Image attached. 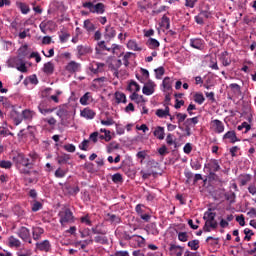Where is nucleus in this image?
Returning <instances> with one entry per match:
<instances>
[{
	"label": "nucleus",
	"instance_id": "obj_1",
	"mask_svg": "<svg viewBox=\"0 0 256 256\" xmlns=\"http://www.w3.org/2000/svg\"><path fill=\"white\" fill-rule=\"evenodd\" d=\"M37 159H39V155L35 152H31L28 156L20 153L13 157L15 166L23 175H31V169H33Z\"/></svg>",
	"mask_w": 256,
	"mask_h": 256
},
{
	"label": "nucleus",
	"instance_id": "obj_2",
	"mask_svg": "<svg viewBox=\"0 0 256 256\" xmlns=\"http://www.w3.org/2000/svg\"><path fill=\"white\" fill-rule=\"evenodd\" d=\"M82 6L84 9H89L90 13H97L98 15L105 13V4L103 3L93 4V2H84Z\"/></svg>",
	"mask_w": 256,
	"mask_h": 256
},
{
	"label": "nucleus",
	"instance_id": "obj_3",
	"mask_svg": "<svg viewBox=\"0 0 256 256\" xmlns=\"http://www.w3.org/2000/svg\"><path fill=\"white\" fill-rule=\"evenodd\" d=\"M213 210L211 208L208 209L204 213L203 219L206 221L205 223L211 227V229H217L218 223L217 220H215V217H217V213L212 212Z\"/></svg>",
	"mask_w": 256,
	"mask_h": 256
},
{
	"label": "nucleus",
	"instance_id": "obj_4",
	"mask_svg": "<svg viewBox=\"0 0 256 256\" xmlns=\"http://www.w3.org/2000/svg\"><path fill=\"white\" fill-rule=\"evenodd\" d=\"M60 223L61 225H65V223H72L73 221V212L69 208H65L64 210L59 212Z\"/></svg>",
	"mask_w": 256,
	"mask_h": 256
},
{
	"label": "nucleus",
	"instance_id": "obj_5",
	"mask_svg": "<svg viewBox=\"0 0 256 256\" xmlns=\"http://www.w3.org/2000/svg\"><path fill=\"white\" fill-rule=\"evenodd\" d=\"M38 110L42 115H49L55 111V108H50L49 102L47 100H43L39 103Z\"/></svg>",
	"mask_w": 256,
	"mask_h": 256
},
{
	"label": "nucleus",
	"instance_id": "obj_6",
	"mask_svg": "<svg viewBox=\"0 0 256 256\" xmlns=\"http://www.w3.org/2000/svg\"><path fill=\"white\" fill-rule=\"evenodd\" d=\"M211 129L214 131V133H223L225 131V124L221 122V120H212L210 122Z\"/></svg>",
	"mask_w": 256,
	"mask_h": 256
},
{
	"label": "nucleus",
	"instance_id": "obj_7",
	"mask_svg": "<svg viewBox=\"0 0 256 256\" xmlns=\"http://www.w3.org/2000/svg\"><path fill=\"white\" fill-rule=\"evenodd\" d=\"M190 46H192L193 49L203 51V49H205V40L201 38H192L190 39Z\"/></svg>",
	"mask_w": 256,
	"mask_h": 256
},
{
	"label": "nucleus",
	"instance_id": "obj_8",
	"mask_svg": "<svg viewBox=\"0 0 256 256\" xmlns=\"http://www.w3.org/2000/svg\"><path fill=\"white\" fill-rule=\"evenodd\" d=\"M36 249L38 251H43L44 253H49L51 251V242H49V240L37 242Z\"/></svg>",
	"mask_w": 256,
	"mask_h": 256
},
{
	"label": "nucleus",
	"instance_id": "obj_9",
	"mask_svg": "<svg viewBox=\"0 0 256 256\" xmlns=\"http://www.w3.org/2000/svg\"><path fill=\"white\" fill-rule=\"evenodd\" d=\"M19 238L23 241H26L27 243H31V234L29 232V229L26 227H21L18 231Z\"/></svg>",
	"mask_w": 256,
	"mask_h": 256
},
{
	"label": "nucleus",
	"instance_id": "obj_10",
	"mask_svg": "<svg viewBox=\"0 0 256 256\" xmlns=\"http://www.w3.org/2000/svg\"><path fill=\"white\" fill-rule=\"evenodd\" d=\"M205 168L208 169V172H215L221 171V166L219 165V161L213 159L210 160L206 165Z\"/></svg>",
	"mask_w": 256,
	"mask_h": 256
},
{
	"label": "nucleus",
	"instance_id": "obj_11",
	"mask_svg": "<svg viewBox=\"0 0 256 256\" xmlns=\"http://www.w3.org/2000/svg\"><path fill=\"white\" fill-rule=\"evenodd\" d=\"M142 93L144 95H153L155 93V82L149 81L142 88Z\"/></svg>",
	"mask_w": 256,
	"mask_h": 256
},
{
	"label": "nucleus",
	"instance_id": "obj_12",
	"mask_svg": "<svg viewBox=\"0 0 256 256\" xmlns=\"http://www.w3.org/2000/svg\"><path fill=\"white\" fill-rule=\"evenodd\" d=\"M10 117L12 121H14V125H21V123L23 122V114L21 115L16 110H12L10 112Z\"/></svg>",
	"mask_w": 256,
	"mask_h": 256
},
{
	"label": "nucleus",
	"instance_id": "obj_13",
	"mask_svg": "<svg viewBox=\"0 0 256 256\" xmlns=\"http://www.w3.org/2000/svg\"><path fill=\"white\" fill-rule=\"evenodd\" d=\"M79 69H81V64L75 61H70L66 66V71H68V73H77Z\"/></svg>",
	"mask_w": 256,
	"mask_h": 256
},
{
	"label": "nucleus",
	"instance_id": "obj_14",
	"mask_svg": "<svg viewBox=\"0 0 256 256\" xmlns=\"http://www.w3.org/2000/svg\"><path fill=\"white\" fill-rule=\"evenodd\" d=\"M105 64L99 62H93L90 67V71L94 74L103 73Z\"/></svg>",
	"mask_w": 256,
	"mask_h": 256
},
{
	"label": "nucleus",
	"instance_id": "obj_15",
	"mask_svg": "<svg viewBox=\"0 0 256 256\" xmlns=\"http://www.w3.org/2000/svg\"><path fill=\"white\" fill-rule=\"evenodd\" d=\"M229 139L230 143H237V141H240L239 138H237V134L235 131H228L223 136V141H227Z\"/></svg>",
	"mask_w": 256,
	"mask_h": 256
},
{
	"label": "nucleus",
	"instance_id": "obj_16",
	"mask_svg": "<svg viewBox=\"0 0 256 256\" xmlns=\"http://www.w3.org/2000/svg\"><path fill=\"white\" fill-rule=\"evenodd\" d=\"M153 135L154 137H156V139L163 141V139H165V128L161 126L156 127L153 132Z\"/></svg>",
	"mask_w": 256,
	"mask_h": 256
},
{
	"label": "nucleus",
	"instance_id": "obj_17",
	"mask_svg": "<svg viewBox=\"0 0 256 256\" xmlns=\"http://www.w3.org/2000/svg\"><path fill=\"white\" fill-rule=\"evenodd\" d=\"M81 117H84V119H94L95 118V111H93L91 108H84L80 112Z\"/></svg>",
	"mask_w": 256,
	"mask_h": 256
},
{
	"label": "nucleus",
	"instance_id": "obj_18",
	"mask_svg": "<svg viewBox=\"0 0 256 256\" xmlns=\"http://www.w3.org/2000/svg\"><path fill=\"white\" fill-rule=\"evenodd\" d=\"M121 65H123V62H122L120 59L115 60V61H114V64H110V65H109V69H111V71L114 72V76H115V77H119V71H118V69H119V67H121Z\"/></svg>",
	"mask_w": 256,
	"mask_h": 256
},
{
	"label": "nucleus",
	"instance_id": "obj_19",
	"mask_svg": "<svg viewBox=\"0 0 256 256\" xmlns=\"http://www.w3.org/2000/svg\"><path fill=\"white\" fill-rule=\"evenodd\" d=\"M251 179H252L251 174H241L238 177V182L240 183V185L242 187H245V185H247V183H250Z\"/></svg>",
	"mask_w": 256,
	"mask_h": 256
},
{
	"label": "nucleus",
	"instance_id": "obj_20",
	"mask_svg": "<svg viewBox=\"0 0 256 256\" xmlns=\"http://www.w3.org/2000/svg\"><path fill=\"white\" fill-rule=\"evenodd\" d=\"M169 251L171 255H176V256L183 255V247L177 246L175 244L170 245Z\"/></svg>",
	"mask_w": 256,
	"mask_h": 256
},
{
	"label": "nucleus",
	"instance_id": "obj_21",
	"mask_svg": "<svg viewBox=\"0 0 256 256\" xmlns=\"http://www.w3.org/2000/svg\"><path fill=\"white\" fill-rule=\"evenodd\" d=\"M55 71V64L53 62H47L43 66V72L46 73V75H53Z\"/></svg>",
	"mask_w": 256,
	"mask_h": 256
},
{
	"label": "nucleus",
	"instance_id": "obj_22",
	"mask_svg": "<svg viewBox=\"0 0 256 256\" xmlns=\"http://www.w3.org/2000/svg\"><path fill=\"white\" fill-rule=\"evenodd\" d=\"M117 33L115 32V28L111 27L110 25L106 26L104 37L105 39H113Z\"/></svg>",
	"mask_w": 256,
	"mask_h": 256
},
{
	"label": "nucleus",
	"instance_id": "obj_23",
	"mask_svg": "<svg viewBox=\"0 0 256 256\" xmlns=\"http://www.w3.org/2000/svg\"><path fill=\"white\" fill-rule=\"evenodd\" d=\"M43 233H45V230L43 228H41V227L33 228L32 235H33L34 241H39V239H41V235H43Z\"/></svg>",
	"mask_w": 256,
	"mask_h": 256
},
{
	"label": "nucleus",
	"instance_id": "obj_24",
	"mask_svg": "<svg viewBox=\"0 0 256 256\" xmlns=\"http://www.w3.org/2000/svg\"><path fill=\"white\" fill-rule=\"evenodd\" d=\"M131 101H135L138 105L141 103H145V97L143 95L137 94V92H134L132 95H130Z\"/></svg>",
	"mask_w": 256,
	"mask_h": 256
},
{
	"label": "nucleus",
	"instance_id": "obj_25",
	"mask_svg": "<svg viewBox=\"0 0 256 256\" xmlns=\"http://www.w3.org/2000/svg\"><path fill=\"white\" fill-rule=\"evenodd\" d=\"M128 49L132 51H143V48L139 47V44L135 40H129L127 43Z\"/></svg>",
	"mask_w": 256,
	"mask_h": 256
},
{
	"label": "nucleus",
	"instance_id": "obj_26",
	"mask_svg": "<svg viewBox=\"0 0 256 256\" xmlns=\"http://www.w3.org/2000/svg\"><path fill=\"white\" fill-rule=\"evenodd\" d=\"M78 55L83 56L91 53V48L88 46L79 45L77 47Z\"/></svg>",
	"mask_w": 256,
	"mask_h": 256
},
{
	"label": "nucleus",
	"instance_id": "obj_27",
	"mask_svg": "<svg viewBox=\"0 0 256 256\" xmlns=\"http://www.w3.org/2000/svg\"><path fill=\"white\" fill-rule=\"evenodd\" d=\"M83 27L84 29H86V31H88V33H91L97 29V27H95V24H93L89 19L84 21Z\"/></svg>",
	"mask_w": 256,
	"mask_h": 256
},
{
	"label": "nucleus",
	"instance_id": "obj_28",
	"mask_svg": "<svg viewBox=\"0 0 256 256\" xmlns=\"http://www.w3.org/2000/svg\"><path fill=\"white\" fill-rule=\"evenodd\" d=\"M35 115V112L26 109L22 111V119H25V121H31Z\"/></svg>",
	"mask_w": 256,
	"mask_h": 256
},
{
	"label": "nucleus",
	"instance_id": "obj_29",
	"mask_svg": "<svg viewBox=\"0 0 256 256\" xmlns=\"http://www.w3.org/2000/svg\"><path fill=\"white\" fill-rule=\"evenodd\" d=\"M91 92H86L81 98L80 103L81 105H89V101H92Z\"/></svg>",
	"mask_w": 256,
	"mask_h": 256
},
{
	"label": "nucleus",
	"instance_id": "obj_30",
	"mask_svg": "<svg viewBox=\"0 0 256 256\" xmlns=\"http://www.w3.org/2000/svg\"><path fill=\"white\" fill-rule=\"evenodd\" d=\"M8 245L9 247H16V248H19L21 247V241H19V239L11 236L9 239H8Z\"/></svg>",
	"mask_w": 256,
	"mask_h": 256
},
{
	"label": "nucleus",
	"instance_id": "obj_31",
	"mask_svg": "<svg viewBox=\"0 0 256 256\" xmlns=\"http://www.w3.org/2000/svg\"><path fill=\"white\" fill-rule=\"evenodd\" d=\"M95 243H100L101 245H107L109 243V239L105 235H98L94 238Z\"/></svg>",
	"mask_w": 256,
	"mask_h": 256
},
{
	"label": "nucleus",
	"instance_id": "obj_32",
	"mask_svg": "<svg viewBox=\"0 0 256 256\" xmlns=\"http://www.w3.org/2000/svg\"><path fill=\"white\" fill-rule=\"evenodd\" d=\"M91 231L94 235H107V231L101 228L100 225L92 227Z\"/></svg>",
	"mask_w": 256,
	"mask_h": 256
},
{
	"label": "nucleus",
	"instance_id": "obj_33",
	"mask_svg": "<svg viewBox=\"0 0 256 256\" xmlns=\"http://www.w3.org/2000/svg\"><path fill=\"white\" fill-rule=\"evenodd\" d=\"M106 220L110 223H121V218L115 214L108 213L106 215Z\"/></svg>",
	"mask_w": 256,
	"mask_h": 256
},
{
	"label": "nucleus",
	"instance_id": "obj_34",
	"mask_svg": "<svg viewBox=\"0 0 256 256\" xmlns=\"http://www.w3.org/2000/svg\"><path fill=\"white\" fill-rule=\"evenodd\" d=\"M156 115L157 117H160L161 119H163V117H167L171 114H169V106H166L165 110L163 109H158L156 110Z\"/></svg>",
	"mask_w": 256,
	"mask_h": 256
},
{
	"label": "nucleus",
	"instance_id": "obj_35",
	"mask_svg": "<svg viewBox=\"0 0 256 256\" xmlns=\"http://www.w3.org/2000/svg\"><path fill=\"white\" fill-rule=\"evenodd\" d=\"M128 91L137 93V92L141 91V87L139 86V84H137V82L132 81L128 86Z\"/></svg>",
	"mask_w": 256,
	"mask_h": 256
},
{
	"label": "nucleus",
	"instance_id": "obj_36",
	"mask_svg": "<svg viewBox=\"0 0 256 256\" xmlns=\"http://www.w3.org/2000/svg\"><path fill=\"white\" fill-rule=\"evenodd\" d=\"M147 45L150 49H157V47H159V41H157V39L155 38H150L147 41Z\"/></svg>",
	"mask_w": 256,
	"mask_h": 256
},
{
	"label": "nucleus",
	"instance_id": "obj_37",
	"mask_svg": "<svg viewBox=\"0 0 256 256\" xmlns=\"http://www.w3.org/2000/svg\"><path fill=\"white\" fill-rule=\"evenodd\" d=\"M116 103H127V97L121 92H116Z\"/></svg>",
	"mask_w": 256,
	"mask_h": 256
},
{
	"label": "nucleus",
	"instance_id": "obj_38",
	"mask_svg": "<svg viewBox=\"0 0 256 256\" xmlns=\"http://www.w3.org/2000/svg\"><path fill=\"white\" fill-rule=\"evenodd\" d=\"M69 159H71L69 154H63V155L57 157V161H58L59 165H65V163H67L69 161Z\"/></svg>",
	"mask_w": 256,
	"mask_h": 256
},
{
	"label": "nucleus",
	"instance_id": "obj_39",
	"mask_svg": "<svg viewBox=\"0 0 256 256\" xmlns=\"http://www.w3.org/2000/svg\"><path fill=\"white\" fill-rule=\"evenodd\" d=\"M134 241L137 243V247H145V238L143 236L134 235Z\"/></svg>",
	"mask_w": 256,
	"mask_h": 256
},
{
	"label": "nucleus",
	"instance_id": "obj_40",
	"mask_svg": "<svg viewBox=\"0 0 256 256\" xmlns=\"http://www.w3.org/2000/svg\"><path fill=\"white\" fill-rule=\"evenodd\" d=\"M31 206H32V211L34 213H37V211H39V209H42L43 204L41 202L37 201V200H33L31 202Z\"/></svg>",
	"mask_w": 256,
	"mask_h": 256
},
{
	"label": "nucleus",
	"instance_id": "obj_41",
	"mask_svg": "<svg viewBox=\"0 0 256 256\" xmlns=\"http://www.w3.org/2000/svg\"><path fill=\"white\" fill-rule=\"evenodd\" d=\"M194 101L195 103H198V105H203V103L205 102V96H203V94L201 93H196L194 95Z\"/></svg>",
	"mask_w": 256,
	"mask_h": 256
},
{
	"label": "nucleus",
	"instance_id": "obj_42",
	"mask_svg": "<svg viewBox=\"0 0 256 256\" xmlns=\"http://www.w3.org/2000/svg\"><path fill=\"white\" fill-rule=\"evenodd\" d=\"M18 7L21 11V13H23V15H27V13H29V11H31V9L29 8V6L23 2H20L18 4Z\"/></svg>",
	"mask_w": 256,
	"mask_h": 256
},
{
	"label": "nucleus",
	"instance_id": "obj_43",
	"mask_svg": "<svg viewBox=\"0 0 256 256\" xmlns=\"http://www.w3.org/2000/svg\"><path fill=\"white\" fill-rule=\"evenodd\" d=\"M237 129L238 131H243L244 129V133H249V131H251V126L249 125V123L243 122L241 125L237 127Z\"/></svg>",
	"mask_w": 256,
	"mask_h": 256
},
{
	"label": "nucleus",
	"instance_id": "obj_44",
	"mask_svg": "<svg viewBox=\"0 0 256 256\" xmlns=\"http://www.w3.org/2000/svg\"><path fill=\"white\" fill-rule=\"evenodd\" d=\"M162 85L165 91H171V78L165 77L162 82Z\"/></svg>",
	"mask_w": 256,
	"mask_h": 256
},
{
	"label": "nucleus",
	"instance_id": "obj_45",
	"mask_svg": "<svg viewBox=\"0 0 256 256\" xmlns=\"http://www.w3.org/2000/svg\"><path fill=\"white\" fill-rule=\"evenodd\" d=\"M156 79H162L163 75H165V68L160 66L159 68L155 69Z\"/></svg>",
	"mask_w": 256,
	"mask_h": 256
},
{
	"label": "nucleus",
	"instance_id": "obj_46",
	"mask_svg": "<svg viewBox=\"0 0 256 256\" xmlns=\"http://www.w3.org/2000/svg\"><path fill=\"white\" fill-rule=\"evenodd\" d=\"M188 247H190V249H192V251H197V249H199V240L189 241Z\"/></svg>",
	"mask_w": 256,
	"mask_h": 256
},
{
	"label": "nucleus",
	"instance_id": "obj_47",
	"mask_svg": "<svg viewBox=\"0 0 256 256\" xmlns=\"http://www.w3.org/2000/svg\"><path fill=\"white\" fill-rule=\"evenodd\" d=\"M244 240L245 241H251V237H253V235H255V233H253V231L249 228L244 229Z\"/></svg>",
	"mask_w": 256,
	"mask_h": 256
},
{
	"label": "nucleus",
	"instance_id": "obj_48",
	"mask_svg": "<svg viewBox=\"0 0 256 256\" xmlns=\"http://www.w3.org/2000/svg\"><path fill=\"white\" fill-rule=\"evenodd\" d=\"M161 27H163L164 29H169L170 27V24H169V17L167 16H163L162 17V20H161Z\"/></svg>",
	"mask_w": 256,
	"mask_h": 256
},
{
	"label": "nucleus",
	"instance_id": "obj_49",
	"mask_svg": "<svg viewBox=\"0 0 256 256\" xmlns=\"http://www.w3.org/2000/svg\"><path fill=\"white\" fill-rule=\"evenodd\" d=\"M0 167L2 169H11V167H13V163H11V161L2 160L0 161Z\"/></svg>",
	"mask_w": 256,
	"mask_h": 256
},
{
	"label": "nucleus",
	"instance_id": "obj_50",
	"mask_svg": "<svg viewBox=\"0 0 256 256\" xmlns=\"http://www.w3.org/2000/svg\"><path fill=\"white\" fill-rule=\"evenodd\" d=\"M113 183H123V176L120 173L112 175Z\"/></svg>",
	"mask_w": 256,
	"mask_h": 256
},
{
	"label": "nucleus",
	"instance_id": "obj_51",
	"mask_svg": "<svg viewBox=\"0 0 256 256\" xmlns=\"http://www.w3.org/2000/svg\"><path fill=\"white\" fill-rule=\"evenodd\" d=\"M230 89H232L236 95H241V86H239V84H230Z\"/></svg>",
	"mask_w": 256,
	"mask_h": 256
},
{
	"label": "nucleus",
	"instance_id": "obj_52",
	"mask_svg": "<svg viewBox=\"0 0 256 256\" xmlns=\"http://www.w3.org/2000/svg\"><path fill=\"white\" fill-rule=\"evenodd\" d=\"M100 123H101V125H105L106 127L115 125V121L111 117H108L106 120H101Z\"/></svg>",
	"mask_w": 256,
	"mask_h": 256
},
{
	"label": "nucleus",
	"instance_id": "obj_53",
	"mask_svg": "<svg viewBox=\"0 0 256 256\" xmlns=\"http://www.w3.org/2000/svg\"><path fill=\"white\" fill-rule=\"evenodd\" d=\"M56 115L60 117V119H63L64 117H67L68 111L65 108H59V110L56 112Z\"/></svg>",
	"mask_w": 256,
	"mask_h": 256
},
{
	"label": "nucleus",
	"instance_id": "obj_54",
	"mask_svg": "<svg viewBox=\"0 0 256 256\" xmlns=\"http://www.w3.org/2000/svg\"><path fill=\"white\" fill-rule=\"evenodd\" d=\"M89 143V140H83V142L79 144V149H81V151H87L89 149Z\"/></svg>",
	"mask_w": 256,
	"mask_h": 256
},
{
	"label": "nucleus",
	"instance_id": "obj_55",
	"mask_svg": "<svg viewBox=\"0 0 256 256\" xmlns=\"http://www.w3.org/2000/svg\"><path fill=\"white\" fill-rule=\"evenodd\" d=\"M179 241H182L183 243L187 242L189 239V235H187V232H180L178 234Z\"/></svg>",
	"mask_w": 256,
	"mask_h": 256
},
{
	"label": "nucleus",
	"instance_id": "obj_56",
	"mask_svg": "<svg viewBox=\"0 0 256 256\" xmlns=\"http://www.w3.org/2000/svg\"><path fill=\"white\" fill-rule=\"evenodd\" d=\"M140 175H142V179H149L151 175H153V171L141 170Z\"/></svg>",
	"mask_w": 256,
	"mask_h": 256
},
{
	"label": "nucleus",
	"instance_id": "obj_57",
	"mask_svg": "<svg viewBox=\"0 0 256 256\" xmlns=\"http://www.w3.org/2000/svg\"><path fill=\"white\" fill-rule=\"evenodd\" d=\"M131 55H133V53H131V52H128L124 55L123 62H124L125 67H129V59H131Z\"/></svg>",
	"mask_w": 256,
	"mask_h": 256
},
{
	"label": "nucleus",
	"instance_id": "obj_58",
	"mask_svg": "<svg viewBox=\"0 0 256 256\" xmlns=\"http://www.w3.org/2000/svg\"><path fill=\"white\" fill-rule=\"evenodd\" d=\"M225 199L229 201V203H235V194L233 192L225 194Z\"/></svg>",
	"mask_w": 256,
	"mask_h": 256
},
{
	"label": "nucleus",
	"instance_id": "obj_59",
	"mask_svg": "<svg viewBox=\"0 0 256 256\" xmlns=\"http://www.w3.org/2000/svg\"><path fill=\"white\" fill-rule=\"evenodd\" d=\"M197 123H199L198 117H193L186 120V125H197Z\"/></svg>",
	"mask_w": 256,
	"mask_h": 256
},
{
	"label": "nucleus",
	"instance_id": "obj_60",
	"mask_svg": "<svg viewBox=\"0 0 256 256\" xmlns=\"http://www.w3.org/2000/svg\"><path fill=\"white\" fill-rule=\"evenodd\" d=\"M98 139H99V132H93L89 136V141H93L94 143H97Z\"/></svg>",
	"mask_w": 256,
	"mask_h": 256
},
{
	"label": "nucleus",
	"instance_id": "obj_61",
	"mask_svg": "<svg viewBox=\"0 0 256 256\" xmlns=\"http://www.w3.org/2000/svg\"><path fill=\"white\" fill-rule=\"evenodd\" d=\"M65 171L62 170L61 168H58L56 171H55V177H58L59 179L63 178L65 176Z\"/></svg>",
	"mask_w": 256,
	"mask_h": 256
},
{
	"label": "nucleus",
	"instance_id": "obj_62",
	"mask_svg": "<svg viewBox=\"0 0 256 256\" xmlns=\"http://www.w3.org/2000/svg\"><path fill=\"white\" fill-rule=\"evenodd\" d=\"M166 143L167 145H177V143H175L173 141V134H168L166 137Z\"/></svg>",
	"mask_w": 256,
	"mask_h": 256
},
{
	"label": "nucleus",
	"instance_id": "obj_63",
	"mask_svg": "<svg viewBox=\"0 0 256 256\" xmlns=\"http://www.w3.org/2000/svg\"><path fill=\"white\" fill-rule=\"evenodd\" d=\"M17 256H31V250H20L17 252Z\"/></svg>",
	"mask_w": 256,
	"mask_h": 256
},
{
	"label": "nucleus",
	"instance_id": "obj_64",
	"mask_svg": "<svg viewBox=\"0 0 256 256\" xmlns=\"http://www.w3.org/2000/svg\"><path fill=\"white\" fill-rule=\"evenodd\" d=\"M248 191L251 195H256V184H251L249 187H248Z\"/></svg>",
	"mask_w": 256,
	"mask_h": 256
}]
</instances>
